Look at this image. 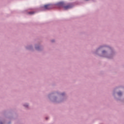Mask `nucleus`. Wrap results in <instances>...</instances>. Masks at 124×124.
<instances>
[{"label":"nucleus","mask_w":124,"mask_h":124,"mask_svg":"<svg viewBox=\"0 0 124 124\" xmlns=\"http://www.w3.org/2000/svg\"><path fill=\"white\" fill-rule=\"evenodd\" d=\"M63 4V2H59L57 3L58 6H62L64 10H67V9H69L72 7V4H69L66 6H64Z\"/></svg>","instance_id":"1"},{"label":"nucleus","mask_w":124,"mask_h":124,"mask_svg":"<svg viewBox=\"0 0 124 124\" xmlns=\"http://www.w3.org/2000/svg\"><path fill=\"white\" fill-rule=\"evenodd\" d=\"M51 5H46L44 6V9H50Z\"/></svg>","instance_id":"2"},{"label":"nucleus","mask_w":124,"mask_h":124,"mask_svg":"<svg viewBox=\"0 0 124 124\" xmlns=\"http://www.w3.org/2000/svg\"><path fill=\"white\" fill-rule=\"evenodd\" d=\"M29 14H31V15L34 14V12H30L29 13Z\"/></svg>","instance_id":"3"},{"label":"nucleus","mask_w":124,"mask_h":124,"mask_svg":"<svg viewBox=\"0 0 124 124\" xmlns=\"http://www.w3.org/2000/svg\"><path fill=\"white\" fill-rule=\"evenodd\" d=\"M118 95H122V93L121 92H119L118 93Z\"/></svg>","instance_id":"4"},{"label":"nucleus","mask_w":124,"mask_h":124,"mask_svg":"<svg viewBox=\"0 0 124 124\" xmlns=\"http://www.w3.org/2000/svg\"><path fill=\"white\" fill-rule=\"evenodd\" d=\"M105 52V51H103V53H104Z\"/></svg>","instance_id":"5"},{"label":"nucleus","mask_w":124,"mask_h":124,"mask_svg":"<svg viewBox=\"0 0 124 124\" xmlns=\"http://www.w3.org/2000/svg\"><path fill=\"white\" fill-rule=\"evenodd\" d=\"M26 106L27 107H28V105H27V106Z\"/></svg>","instance_id":"6"},{"label":"nucleus","mask_w":124,"mask_h":124,"mask_svg":"<svg viewBox=\"0 0 124 124\" xmlns=\"http://www.w3.org/2000/svg\"><path fill=\"white\" fill-rule=\"evenodd\" d=\"M0 124H2V123H0Z\"/></svg>","instance_id":"7"}]
</instances>
